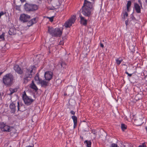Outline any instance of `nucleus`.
<instances>
[{"label":"nucleus","instance_id":"2eb2a0df","mask_svg":"<svg viewBox=\"0 0 147 147\" xmlns=\"http://www.w3.org/2000/svg\"><path fill=\"white\" fill-rule=\"evenodd\" d=\"M141 7L140 5L137 3H134V8L137 13H141Z\"/></svg>","mask_w":147,"mask_h":147},{"label":"nucleus","instance_id":"7c9ffc66","mask_svg":"<svg viewBox=\"0 0 147 147\" xmlns=\"http://www.w3.org/2000/svg\"><path fill=\"white\" fill-rule=\"evenodd\" d=\"M138 147H146V146L144 143H143L142 144L139 145Z\"/></svg>","mask_w":147,"mask_h":147},{"label":"nucleus","instance_id":"a878e982","mask_svg":"<svg viewBox=\"0 0 147 147\" xmlns=\"http://www.w3.org/2000/svg\"><path fill=\"white\" fill-rule=\"evenodd\" d=\"M58 66H59V67L61 66V67H64L65 66V64L64 62H59L57 65Z\"/></svg>","mask_w":147,"mask_h":147},{"label":"nucleus","instance_id":"c9c22d12","mask_svg":"<svg viewBox=\"0 0 147 147\" xmlns=\"http://www.w3.org/2000/svg\"><path fill=\"white\" fill-rule=\"evenodd\" d=\"M49 20L51 22H52L53 20V17H52L49 18Z\"/></svg>","mask_w":147,"mask_h":147},{"label":"nucleus","instance_id":"de8ad7c7","mask_svg":"<svg viewBox=\"0 0 147 147\" xmlns=\"http://www.w3.org/2000/svg\"><path fill=\"white\" fill-rule=\"evenodd\" d=\"M145 1L146 3H147V0H145Z\"/></svg>","mask_w":147,"mask_h":147},{"label":"nucleus","instance_id":"f257e3e1","mask_svg":"<svg viewBox=\"0 0 147 147\" xmlns=\"http://www.w3.org/2000/svg\"><path fill=\"white\" fill-rule=\"evenodd\" d=\"M94 4V3L84 0L83 5L82 8V14L85 16L89 17L91 11L93 9V7Z\"/></svg>","mask_w":147,"mask_h":147},{"label":"nucleus","instance_id":"4be33fe9","mask_svg":"<svg viewBox=\"0 0 147 147\" xmlns=\"http://www.w3.org/2000/svg\"><path fill=\"white\" fill-rule=\"evenodd\" d=\"M9 90L10 91V93L9 94V95H12L13 93L15 92H16L17 91V90L16 89H12L11 88H10L9 89Z\"/></svg>","mask_w":147,"mask_h":147},{"label":"nucleus","instance_id":"c85d7f7f","mask_svg":"<svg viewBox=\"0 0 147 147\" xmlns=\"http://www.w3.org/2000/svg\"><path fill=\"white\" fill-rule=\"evenodd\" d=\"M20 6H18V5H16L15 6V8L16 10H20Z\"/></svg>","mask_w":147,"mask_h":147},{"label":"nucleus","instance_id":"ea45409f","mask_svg":"<svg viewBox=\"0 0 147 147\" xmlns=\"http://www.w3.org/2000/svg\"><path fill=\"white\" fill-rule=\"evenodd\" d=\"M59 44L60 45H63V41H61L60 42H59Z\"/></svg>","mask_w":147,"mask_h":147},{"label":"nucleus","instance_id":"8fccbe9b","mask_svg":"<svg viewBox=\"0 0 147 147\" xmlns=\"http://www.w3.org/2000/svg\"><path fill=\"white\" fill-rule=\"evenodd\" d=\"M49 1H51L52 0H49Z\"/></svg>","mask_w":147,"mask_h":147},{"label":"nucleus","instance_id":"9d476101","mask_svg":"<svg viewBox=\"0 0 147 147\" xmlns=\"http://www.w3.org/2000/svg\"><path fill=\"white\" fill-rule=\"evenodd\" d=\"M53 73L51 71H47L45 73V79L48 81L50 80L53 77Z\"/></svg>","mask_w":147,"mask_h":147},{"label":"nucleus","instance_id":"f3484780","mask_svg":"<svg viewBox=\"0 0 147 147\" xmlns=\"http://www.w3.org/2000/svg\"><path fill=\"white\" fill-rule=\"evenodd\" d=\"M71 118L73 119L74 122V128H75L77 124V117L75 115L71 116Z\"/></svg>","mask_w":147,"mask_h":147},{"label":"nucleus","instance_id":"c756f323","mask_svg":"<svg viewBox=\"0 0 147 147\" xmlns=\"http://www.w3.org/2000/svg\"><path fill=\"white\" fill-rule=\"evenodd\" d=\"M111 147H119L116 144H111Z\"/></svg>","mask_w":147,"mask_h":147},{"label":"nucleus","instance_id":"9b49d317","mask_svg":"<svg viewBox=\"0 0 147 147\" xmlns=\"http://www.w3.org/2000/svg\"><path fill=\"white\" fill-rule=\"evenodd\" d=\"M16 102H12L10 104L9 107L11 113H14L16 111Z\"/></svg>","mask_w":147,"mask_h":147},{"label":"nucleus","instance_id":"20e7f679","mask_svg":"<svg viewBox=\"0 0 147 147\" xmlns=\"http://www.w3.org/2000/svg\"><path fill=\"white\" fill-rule=\"evenodd\" d=\"M48 32L52 36L60 37L62 34V32L59 28L54 29L53 27H48Z\"/></svg>","mask_w":147,"mask_h":147},{"label":"nucleus","instance_id":"5701e85b","mask_svg":"<svg viewBox=\"0 0 147 147\" xmlns=\"http://www.w3.org/2000/svg\"><path fill=\"white\" fill-rule=\"evenodd\" d=\"M127 128V126L124 123H122L121 125V128L123 131H124Z\"/></svg>","mask_w":147,"mask_h":147},{"label":"nucleus","instance_id":"37998d69","mask_svg":"<svg viewBox=\"0 0 147 147\" xmlns=\"http://www.w3.org/2000/svg\"><path fill=\"white\" fill-rule=\"evenodd\" d=\"M1 93H0V100L1 99Z\"/></svg>","mask_w":147,"mask_h":147},{"label":"nucleus","instance_id":"79ce46f5","mask_svg":"<svg viewBox=\"0 0 147 147\" xmlns=\"http://www.w3.org/2000/svg\"><path fill=\"white\" fill-rule=\"evenodd\" d=\"M25 147H33V146H26Z\"/></svg>","mask_w":147,"mask_h":147},{"label":"nucleus","instance_id":"39448f33","mask_svg":"<svg viewBox=\"0 0 147 147\" xmlns=\"http://www.w3.org/2000/svg\"><path fill=\"white\" fill-rule=\"evenodd\" d=\"M24 7L25 10L26 12L34 11L38 9V6L37 5L28 3H26Z\"/></svg>","mask_w":147,"mask_h":147},{"label":"nucleus","instance_id":"6ab92c4d","mask_svg":"<svg viewBox=\"0 0 147 147\" xmlns=\"http://www.w3.org/2000/svg\"><path fill=\"white\" fill-rule=\"evenodd\" d=\"M31 88L32 89L34 90L35 92L37 91L38 89L36 85L33 83V81H32V83L31 85Z\"/></svg>","mask_w":147,"mask_h":147},{"label":"nucleus","instance_id":"f03ea898","mask_svg":"<svg viewBox=\"0 0 147 147\" xmlns=\"http://www.w3.org/2000/svg\"><path fill=\"white\" fill-rule=\"evenodd\" d=\"M36 69V67L34 65L31 66L26 69L24 77L22 75L20 76V78H23L24 84H26L31 80L32 77L33 71Z\"/></svg>","mask_w":147,"mask_h":147},{"label":"nucleus","instance_id":"bb28decb","mask_svg":"<svg viewBox=\"0 0 147 147\" xmlns=\"http://www.w3.org/2000/svg\"><path fill=\"white\" fill-rule=\"evenodd\" d=\"M34 79L36 81H38L39 83V80H41V79H40L39 76L37 74L36 75L34 78Z\"/></svg>","mask_w":147,"mask_h":147},{"label":"nucleus","instance_id":"393cba45","mask_svg":"<svg viewBox=\"0 0 147 147\" xmlns=\"http://www.w3.org/2000/svg\"><path fill=\"white\" fill-rule=\"evenodd\" d=\"M84 143H86L88 147H91V142L90 141L86 140L84 142Z\"/></svg>","mask_w":147,"mask_h":147},{"label":"nucleus","instance_id":"f8f14e48","mask_svg":"<svg viewBox=\"0 0 147 147\" xmlns=\"http://www.w3.org/2000/svg\"><path fill=\"white\" fill-rule=\"evenodd\" d=\"M13 69L18 74L21 75L23 73V71L18 65H16L14 66Z\"/></svg>","mask_w":147,"mask_h":147},{"label":"nucleus","instance_id":"a211bd4d","mask_svg":"<svg viewBox=\"0 0 147 147\" xmlns=\"http://www.w3.org/2000/svg\"><path fill=\"white\" fill-rule=\"evenodd\" d=\"M39 84H41L42 87H46L48 85V82L45 80H39Z\"/></svg>","mask_w":147,"mask_h":147},{"label":"nucleus","instance_id":"a19ab883","mask_svg":"<svg viewBox=\"0 0 147 147\" xmlns=\"http://www.w3.org/2000/svg\"><path fill=\"white\" fill-rule=\"evenodd\" d=\"M131 18H132V19L133 20L135 19V18L133 15L132 16Z\"/></svg>","mask_w":147,"mask_h":147},{"label":"nucleus","instance_id":"72a5a7b5","mask_svg":"<svg viewBox=\"0 0 147 147\" xmlns=\"http://www.w3.org/2000/svg\"><path fill=\"white\" fill-rule=\"evenodd\" d=\"M138 2L139 3L141 7L142 8V3L141 2V0H138Z\"/></svg>","mask_w":147,"mask_h":147},{"label":"nucleus","instance_id":"473e14b6","mask_svg":"<svg viewBox=\"0 0 147 147\" xmlns=\"http://www.w3.org/2000/svg\"><path fill=\"white\" fill-rule=\"evenodd\" d=\"M128 15V14L127 12H125L123 14V17L125 18V16L127 17Z\"/></svg>","mask_w":147,"mask_h":147},{"label":"nucleus","instance_id":"49530a36","mask_svg":"<svg viewBox=\"0 0 147 147\" xmlns=\"http://www.w3.org/2000/svg\"><path fill=\"white\" fill-rule=\"evenodd\" d=\"M2 74V72H0V76L1 75V74Z\"/></svg>","mask_w":147,"mask_h":147},{"label":"nucleus","instance_id":"4c0bfd02","mask_svg":"<svg viewBox=\"0 0 147 147\" xmlns=\"http://www.w3.org/2000/svg\"><path fill=\"white\" fill-rule=\"evenodd\" d=\"M128 20H126L125 21V23L126 26L128 24Z\"/></svg>","mask_w":147,"mask_h":147},{"label":"nucleus","instance_id":"dca6fc26","mask_svg":"<svg viewBox=\"0 0 147 147\" xmlns=\"http://www.w3.org/2000/svg\"><path fill=\"white\" fill-rule=\"evenodd\" d=\"M16 30L13 27L10 28L8 32V33L10 35H14L16 34Z\"/></svg>","mask_w":147,"mask_h":147},{"label":"nucleus","instance_id":"58836bf2","mask_svg":"<svg viewBox=\"0 0 147 147\" xmlns=\"http://www.w3.org/2000/svg\"><path fill=\"white\" fill-rule=\"evenodd\" d=\"M20 1L22 3L26 1V0H20Z\"/></svg>","mask_w":147,"mask_h":147},{"label":"nucleus","instance_id":"2f4dec72","mask_svg":"<svg viewBox=\"0 0 147 147\" xmlns=\"http://www.w3.org/2000/svg\"><path fill=\"white\" fill-rule=\"evenodd\" d=\"M125 73L129 77H131L132 75V74H129L127 71H126Z\"/></svg>","mask_w":147,"mask_h":147},{"label":"nucleus","instance_id":"b1692460","mask_svg":"<svg viewBox=\"0 0 147 147\" xmlns=\"http://www.w3.org/2000/svg\"><path fill=\"white\" fill-rule=\"evenodd\" d=\"M131 5V2L130 1H127V9L128 11H129V8Z\"/></svg>","mask_w":147,"mask_h":147},{"label":"nucleus","instance_id":"e433bc0d","mask_svg":"<svg viewBox=\"0 0 147 147\" xmlns=\"http://www.w3.org/2000/svg\"><path fill=\"white\" fill-rule=\"evenodd\" d=\"M100 47L102 48H103L104 47L103 45L101 42L100 43Z\"/></svg>","mask_w":147,"mask_h":147},{"label":"nucleus","instance_id":"09e8293b","mask_svg":"<svg viewBox=\"0 0 147 147\" xmlns=\"http://www.w3.org/2000/svg\"><path fill=\"white\" fill-rule=\"evenodd\" d=\"M80 138H81L82 139H83V137H82V136H80Z\"/></svg>","mask_w":147,"mask_h":147},{"label":"nucleus","instance_id":"1a4fd4ad","mask_svg":"<svg viewBox=\"0 0 147 147\" xmlns=\"http://www.w3.org/2000/svg\"><path fill=\"white\" fill-rule=\"evenodd\" d=\"M1 125L2 126L1 127V130L3 131L10 132L11 130V129L13 128L12 127H10L7 125H5L4 124L2 123Z\"/></svg>","mask_w":147,"mask_h":147},{"label":"nucleus","instance_id":"f704fd0d","mask_svg":"<svg viewBox=\"0 0 147 147\" xmlns=\"http://www.w3.org/2000/svg\"><path fill=\"white\" fill-rule=\"evenodd\" d=\"M70 113L71 115H74L75 114V113L74 111L72 110L70 111Z\"/></svg>","mask_w":147,"mask_h":147},{"label":"nucleus","instance_id":"a18cd8bd","mask_svg":"<svg viewBox=\"0 0 147 147\" xmlns=\"http://www.w3.org/2000/svg\"><path fill=\"white\" fill-rule=\"evenodd\" d=\"M92 133H93L94 134H96V132H95V131H94V132H93H93H92Z\"/></svg>","mask_w":147,"mask_h":147},{"label":"nucleus","instance_id":"cd10ccee","mask_svg":"<svg viewBox=\"0 0 147 147\" xmlns=\"http://www.w3.org/2000/svg\"><path fill=\"white\" fill-rule=\"evenodd\" d=\"M4 36L5 34L3 33L2 34L0 35V39H1L2 40H5Z\"/></svg>","mask_w":147,"mask_h":147},{"label":"nucleus","instance_id":"c03bdc74","mask_svg":"<svg viewBox=\"0 0 147 147\" xmlns=\"http://www.w3.org/2000/svg\"><path fill=\"white\" fill-rule=\"evenodd\" d=\"M145 129H146V132L147 133V127H146Z\"/></svg>","mask_w":147,"mask_h":147},{"label":"nucleus","instance_id":"0eeeda50","mask_svg":"<svg viewBox=\"0 0 147 147\" xmlns=\"http://www.w3.org/2000/svg\"><path fill=\"white\" fill-rule=\"evenodd\" d=\"M30 18V16L24 13H22L20 15L19 19L21 22L23 23L28 21Z\"/></svg>","mask_w":147,"mask_h":147},{"label":"nucleus","instance_id":"6e6552de","mask_svg":"<svg viewBox=\"0 0 147 147\" xmlns=\"http://www.w3.org/2000/svg\"><path fill=\"white\" fill-rule=\"evenodd\" d=\"M76 20L75 16H73L65 23V26L66 28L70 27L74 23Z\"/></svg>","mask_w":147,"mask_h":147},{"label":"nucleus","instance_id":"7ed1b4c3","mask_svg":"<svg viewBox=\"0 0 147 147\" xmlns=\"http://www.w3.org/2000/svg\"><path fill=\"white\" fill-rule=\"evenodd\" d=\"M14 77L10 73L6 74L3 77L2 80L3 83L7 86H10L13 84Z\"/></svg>","mask_w":147,"mask_h":147},{"label":"nucleus","instance_id":"423d86ee","mask_svg":"<svg viewBox=\"0 0 147 147\" xmlns=\"http://www.w3.org/2000/svg\"><path fill=\"white\" fill-rule=\"evenodd\" d=\"M22 98L24 103L27 106L30 105L34 101L33 99L26 95L25 92L22 94Z\"/></svg>","mask_w":147,"mask_h":147},{"label":"nucleus","instance_id":"aec40b11","mask_svg":"<svg viewBox=\"0 0 147 147\" xmlns=\"http://www.w3.org/2000/svg\"><path fill=\"white\" fill-rule=\"evenodd\" d=\"M18 104V111H22L21 110H20V109H21L22 107H24V105L23 104H22L21 103L20 104V102H17Z\"/></svg>","mask_w":147,"mask_h":147},{"label":"nucleus","instance_id":"ddd939ff","mask_svg":"<svg viewBox=\"0 0 147 147\" xmlns=\"http://www.w3.org/2000/svg\"><path fill=\"white\" fill-rule=\"evenodd\" d=\"M79 17L80 20V24L84 26H86L87 24V20L85 19V18L83 17L81 14H80Z\"/></svg>","mask_w":147,"mask_h":147},{"label":"nucleus","instance_id":"4468645a","mask_svg":"<svg viewBox=\"0 0 147 147\" xmlns=\"http://www.w3.org/2000/svg\"><path fill=\"white\" fill-rule=\"evenodd\" d=\"M38 20V19L37 18H35L32 19L29 21L27 23V26L30 27L33 24H36Z\"/></svg>","mask_w":147,"mask_h":147},{"label":"nucleus","instance_id":"412c9836","mask_svg":"<svg viewBox=\"0 0 147 147\" xmlns=\"http://www.w3.org/2000/svg\"><path fill=\"white\" fill-rule=\"evenodd\" d=\"M123 60L121 57L117 58L116 60L117 64L118 65H119Z\"/></svg>","mask_w":147,"mask_h":147}]
</instances>
